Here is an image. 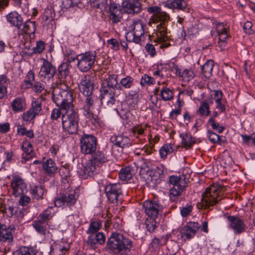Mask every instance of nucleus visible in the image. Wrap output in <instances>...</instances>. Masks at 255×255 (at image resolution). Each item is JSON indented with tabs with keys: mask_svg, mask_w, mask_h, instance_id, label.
<instances>
[{
	"mask_svg": "<svg viewBox=\"0 0 255 255\" xmlns=\"http://www.w3.org/2000/svg\"><path fill=\"white\" fill-rule=\"evenodd\" d=\"M52 99L57 106L65 111L62 115V127L64 131L69 134L76 133L79 118L78 112L74 109L72 93L55 87L52 91Z\"/></svg>",
	"mask_w": 255,
	"mask_h": 255,
	"instance_id": "1",
	"label": "nucleus"
},
{
	"mask_svg": "<svg viewBox=\"0 0 255 255\" xmlns=\"http://www.w3.org/2000/svg\"><path fill=\"white\" fill-rule=\"evenodd\" d=\"M147 11L148 13L152 14L148 24L151 26L152 23L157 24L152 34V36H154L153 34H155L156 37L154 41L161 43L165 42L162 44L160 47H167L169 45L168 43L166 42L168 39L167 26L170 19L169 15L162 11L160 7L156 5L148 7Z\"/></svg>",
	"mask_w": 255,
	"mask_h": 255,
	"instance_id": "2",
	"label": "nucleus"
},
{
	"mask_svg": "<svg viewBox=\"0 0 255 255\" xmlns=\"http://www.w3.org/2000/svg\"><path fill=\"white\" fill-rule=\"evenodd\" d=\"M132 246V242L128 238L121 233H113L107 241L106 248L110 252L118 254L130 251Z\"/></svg>",
	"mask_w": 255,
	"mask_h": 255,
	"instance_id": "3",
	"label": "nucleus"
},
{
	"mask_svg": "<svg viewBox=\"0 0 255 255\" xmlns=\"http://www.w3.org/2000/svg\"><path fill=\"white\" fill-rule=\"evenodd\" d=\"M92 154L91 160L83 166V173L81 175L84 178L97 173L99 168L108 161V157L103 151H95Z\"/></svg>",
	"mask_w": 255,
	"mask_h": 255,
	"instance_id": "4",
	"label": "nucleus"
},
{
	"mask_svg": "<svg viewBox=\"0 0 255 255\" xmlns=\"http://www.w3.org/2000/svg\"><path fill=\"white\" fill-rule=\"evenodd\" d=\"M224 191V187L217 185H213L207 188L202 195L200 203L201 207L207 208L218 204L223 198Z\"/></svg>",
	"mask_w": 255,
	"mask_h": 255,
	"instance_id": "5",
	"label": "nucleus"
},
{
	"mask_svg": "<svg viewBox=\"0 0 255 255\" xmlns=\"http://www.w3.org/2000/svg\"><path fill=\"white\" fill-rule=\"evenodd\" d=\"M168 182L170 185L172 186L170 189V199L175 201L178 197L181 196L187 186L185 178L180 176L172 175L169 177Z\"/></svg>",
	"mask_w": 255,
	"mask_h": 255,
	"instance_id": "6",
	"label": "nucleus"
},
{
	"mask_svg": "<svg viewBox=\"0 0 255 255\" xmlns=\"http://www.w3.org/2000/svg\"><path fill=\"white\" fill-rule=\"evenodd\" d=\"M9 183L12 194L15 197H20L27 191V185L24 180L18 175L13 174Z\"/></svg>",
	"mask_w": 255,
	"mask_h": 255,
	"instance_id": "7",
	"label": "nucleus"
},
{
	"mask_svg": "<svg viewBox=\"0 0 255 255\" xmlns=\"http://www.w3.org/2000/svg\"><path fill=\"white\" fill-rule=\"evenodd\" d=\"M78 61L77 67L82 72H87L93 66L95 61L96 55L91 52H86L76 56Z\"/></svg>",
	"mask_w": 255,
	"mask_h": 255,
	"instance_id": "8",
	"label": "nucleus"
},
{
	"mask_svg": "<svg viewBox=\"0 0 255 255\" xmlns=\"http://www.w3.org/2000/svg\"><path fill=\"white\" fill-rule=\"evenodd\" d=\"M130 28L132 32L133 38L130 42L140 44L144 39V34L149 31L144 28V24L141 20L136 19L132 21Z\"/></svg>",
	"mask_w": 255,
	"mask_h": 255,
	"instance_id": "9",
	"label": "nucleus"
},
{
	"mask_svg": "<svg viewBox=\"0 0 255 255\" xmlns=\"http://www.w3.org/2000/svg\"><path fill=\"white\" fill-rule=\"evenodd\" d=\"M105 192L109 200L112 203H122L123 195L120 184H109L106 186Z\"/></svg>",
	"mask_w": 255,
	"mask_h": 255,
	"instance_id": "10",
	"label": "nucleus"
},
{
	"mask_svg": "<svg viewBox=\"0 0 255 255\" xmlns=\"http://www.w3.org/2000/svg\"><path fill=\"white\" fill-rule=\"evenodd\" d=\"M77 198L75 190L67 189L55 200L54 204L58 207L64 205L70 207L76 203Z\"/></svg>",
	"mask_w": 255,
	"mask_h": 255,
	"instance_id": "11",
	"label": "nucleus"
},
{
	"mask_svg": "<svg viewBox=\"0 0 255 255\" xmlns=\"http://www.w3.org/2000/svg\"><path fill=\"white\" fill-rule=\"evenodd\" d=\"M81 151L85 154H92L97 147V139L92 134H84L80 140Z\"/></svg>",
	"mask_w": 255,
	"mask_h": 255,
	"instance_id": "12",
	"label": "nucleus"
},
{
	"mask_svg": "<svg viewBox=\"0 0 255 255\" xmlns=\"http://www.w3.org/2000/svg\"><path fill=\"white\" fill-rule=\"evenodd\" d=\"M227 218L229 227L233 231L234 234L239 235L245 231L246 225L240 218L235 216H228Z\"/></svg>",
	"mask_w": 255,
	"mask_h": 255,
	"instance_id": "13",
	"label": "nucleus"
},
{
	"mask_svg": "<svg viewBox=\"0 0 255 255\" xmlns=\"http://www.w3.org/2000/svg\"><path fill=\"white\" fill-rule=\"evenodd\" d=\"M142 208L145 214L150 218L155 219L162 209L161 206L156 201L146 200L143 203Z\"/></svg>",
	"mask_w": 255,
	"mask_h": 255,
	"instance_id": "14",
	"label": "nucleus"
},
{
	"mask_svg": "<svg viewBox=\"0 0 255 255\" xmlns=\"http://www.w3.org/2000/svg\"><path fill=\"white\" fill-rule=\"evenodd\" d=\"M92 78L89 75H83L81 76L78 87L80 91L85 96H90L94 89V83L91 80Z\"/></svg>",
	"mask_w": 255,
	"mask_h": 255,
	"instance_id": "15",
	"label": "nucleus"
},
{
	"mask_svg": "<svg viewBox=\"0 0 255 255\" xmlns=\"http://www.w3.org/2000/svg\"><path fill=\"white\" fill-rule=\"evenodd\" d=\"M199 225L196 222H189L180 231L181 238L186 241L193 238L199 229Z\"/></svg>",
	"mask_w": 255,
	"mask_h": 255,
	"instance_id": "16",
	"label": "nucleus"
},
{
	"mask_svg": "<svg viewBox=\"0 0 255 255\" xmlns=\"http://www.w3.org/2000/svg\"><path fill=\"white\" fill-rule=\"evenodd\" d=\"M43 63L39 72L38 75L43 78H51L54 77L56 68L48 60L42 59Z\"/></svg>",
	"mask_w": 255,
	"mask_h": 255,
	"instance_id": "17",
	"label": "nucleus"
},
{
	"mask_svg": "<svg viewBox=\"0 0 255 255\" xmlns=\"http://www.w3.org/2000/svg\"><path fill=\"white\" fill-rule=\"evenodd\" d=\"M86 96L85 104L83 107L84 115L89 120L96 121V116L93 113L94 97L92 94Z\"/></svg>",
	"mask_w": 255,
	"mask_h": 255,
	"instance_id": "18",
	"label": "nucleus"
},
{
	"mask_svg": "<svg viewBox=\"0 0 255 255\" xmlns=\"http://www.w3.org/2000/svg\"><path fill=\"white\" fill-rule=\"evenodd\" d=\"M15 229L13 225L7 227L5 225H0V241L2 242H11L13 238L12 233L14 232Z\"/></svg>",
	"mask_w": 255,
	"mask_h": 255,
	"instance_id": "19",
	"label": "nucleus"
},
{
	"mask_svg": "<svg viewBox=\"0 0 255 255\" xmlns=\"http://www.w3.org/2000/svg\"><path fill=\"white\" fill-rule=\"evenodd\" d=\"M124 10L128 14L139 12L141 9V4L138 0H128L123 3Z\"/></svg>",
	"mask_w": 255,
	"mask_h": 255,
	"instance_id": "20",
	"label": "nucleus"
},
{
	"mask_svg": "<svg viewBox=\"0 0 255 255\" xmlns=\"http://www.w3.org/2000/svg\"><path fill=\"white\" fill-rule=\"evenodd\" d=\"M110 19L113 23H117L121 21L123 13L120 6L116 3L111 4L109 7Z\"/></svg>",
	"mask_w": 255,
	"mask_h": 255,
	"instance_id": "21",
	"label": "nucleus"
},
{
	"mask_svg": "<svg viewBox=\"0 0 255 255\" xmlns=\"http://www.w3.org/2000/svg\"><path fill=\"white\" fill-rule=\"evenodd\" d=\"M101 101L104 106L112 107L115 103L116 99L111 94L112 91L108 90H100Z\"/></svg>",
	"mask_w": 255,
	"mask_h": 255,
	"instance_id": "22",
	"label": "nucleus"
},
{
	"mask_svg": "<svg viewBox=\"0 0 255 255\" xmlns=\"http://www.w3.org/2000/svg\"><path fill=\"white\" fill-rule=\"evenodd\" d=\"M21 148L24 152V154H22L21 162L25 163L26 161L31 159L33 157V147L32 144L29 141L25 140L22 142Z\"/></svg>",
	"mask_w": 255,
	"mask_h": 255,
	"instance_id": "23",
	"label": "nucleus"
},
{
	"mask_svg": "<svg viewBox=\"0 0 255 255\" xmlns=\"http://www.w3.org/2000/svg\"><path fill=\"white\" fill-rule=\"evenodd\" d=\"M110 140L115 145L122 148L129 147L131 144L129 138L123 135L112 136Z\"/></svg>",
	"mask_w": 255,
	"mask_h": 255,
	"instance_id": "24",
	"label": "nucleus"
},
{
	"mask_svg": "<svg viewBox=\"0 0 255 255\" xmlns=\"http://www.w3.org/2000/svg\"><path fill=\"white\" fill-rule=\"evenodd\" d=\"M118 85L117 76L111 75L108 78L104 79L102 83L100 90L110 91Z\"/></svg>",
	"mask_w": 255,
	"mask_h": 255,
	"instance_id": "25",
	"label": "nucleus"
},
{
	"mask_svg": "<svg viewBox=\"0 0 255 255\" xmlns=\"http://www.w3.org/2000/svg\"><path fill=\"white\" fill-rule=\"evenodd\" d=\"M32 226L36 232L42 236H46L49 233L47 222L37 219L33 222Z\"/></svg>",
	"mask_w": 255,
	"mask_h": 255,
	"instance_id": "26",
	"label": "nucleus"
},
{
	"mask_svg": "<svg viewBox=\"0 0 255 255\" xmlns=\"http://www.w3.org/2000/svg\"><path fill=\"white\" fill-rule=\"evenodd\" d=\"M214 26L216 29V31L219 36V40H226L229 37L227 31V26L226 24H224L223 23H220L215 21L213 23Z\"/></svg>",
	"mask_w": 255,
	"mask_h": 255,
	"instance_id": "27",
	"label": "nucleus"
},
{
	"mask_svg": "<svg viewBox=\"0 0 255 255\" xmlns=\"http://www.w3.org/2000/svg\"><path fill=\"white\" fill-rule=\"evenodd\" d=\"M36 29L35 23L34 21L27 20L24 25L22 24V26L19 29V34L25 33L27 34H34Z\"/></svg>",
	"mask_w": 255,
	"mask_h": 255,
	"instance_id": "28",
	"label": "nucleus"
},
{
	"mask_svg": "<svg viewBox=\"0 0 255 255\" xmlns=\"http://www.w3.org/2000/svg\"><path fill=\"white\" fill-rule=\"evenodd\" d=\"M134 174V168L130 166H127L120 170L119 176L122 180L127 181L131 179Z\"/></svg>",
	"mask_w": 255,
	"mask_h": 255,
	"instance_id": "29",
	"label": "nucleus"
},
{
	"mask_svg": "<svg viewBox=\"0 0 255 255\" xmlns=\"http://www.w3.org/2000/svg\"><path fill=\"white\" fill-rule=\"evenodd\" d=\"M7 20L13 25L17 27L18 29L22 26V17L16 12L9 13L7 15Z\"/></svg>",
	"mask_w": 255,
	"mask_h": 255,
	"instance_id": "30",
	"label": "nucleus"
},
{
	"mask_svg": "<svg viewBox=\"0 0 255 255\" xmlns=\"http://www.w3.org/2000/svg\"><path fill=\"white\" fill-rule=\"evenodd\" d=\"M43 168L45 172L49 175L54 174L57 170L56 163L51 159H47L43 162Z\"/></svg>",
	"mask_w": 255,
	"mask_h": 255,
	"instance_id": "31",
	"label": "nucleus"
},
{
	"mask_svg": "<svg viewBox=\"0 0 255 255\" xmlns=\"http://www.w3.org/2000/svg\"><path fill=\"white\" fill-rule=\"evenodd\" d=\"M11 106L14 112H20L25 109V102L22 98L17 97L11 102Z\"/></svg>",
	"mask_w": 255,
	"mask_h": 255,
	"instance_id": "32",
	"label": "nucleus"
},
{
	"mask_svg": "<svg viewBox=\"0 0 255 255\" xmlns=\"http://www.w3.org/2000/svg\"><path fill=\"white\" fill-rule=\"evenodd\" d=\"M30 192L33 198L35 199L39 200L43 198L44 191L43 187L40 185L31 186Z\"/></svg>",
	"mask_w": 255,
	"mask_h": 255,
	"instance_id": "33",
	"label": "nucleus"
},
{
	"mask_svg": "<svg viewBox=\"0 0 255 255\" xmlns=\"http://www.w3.org/2000/svg\"><path fill=\"white\" fill-rule=\"evenodd\" d=\"M187 6L186 1L184 0H173L172 1H167L166 6L169 8L182 10Z\"/></svg>",
	"mask_w": 255,
	"mask_h": 255,
	"instance_id": "34",
	"label": "nucleus"
},
{
	"mask_svg": "<svg viewBox=\"0 0 255 255\" xmlns=\"http://www.w3.org/2000/svg\"><path fill=\"white\" fill-rule=\"evenodd\" d=\"M214 63L213 60H208L202 67L201 69L205 77L209 78L212 73Z\"/></svg>",
	"mask_w": 255,
	"mask_h": 255,
	"instance_id": "35",
	"label": "nucleus"
},
{
	"mask_svg": "<svg viewBox=\"0 0 255 255\" xmlns=\"http://www.w3.org/2000/svg\"><path fill=\"white\" fill-rule=\"evenodd\" d=\"M13 255H36V252L32 248L22 246L16 250Z\"/></svg>",
	"mask_w": 255,
	"mask_h": 255,
	"instance_id": "36",
	"label": "nucleus"
},
{
	"mask_svg": "<svg viewBox=\"0 0 255 255\" xmlns=\"http://www.w3.org/2000/svg\"><path fill=\"white\" fill-rule=\"evenodd\" d=\"M182 137V144L186 148H189L194 143L195 140L192 136L188 133H182L180 134Z\"/></svg>",
	"mask_w": 255,
	"mask_h": 255,
	"instance_id": "37",
	"label": "nucleus"
},
{
	"mask_svg": "<svg viewBox=\"0 0 255 255\" xmlns=\"http://www.w3.org/2000/svg\"><path fill=\"white\" fill-rule=\"evenodd\" d=\"M52 210V207H48L44 211L39 214L37 219L44 222H47V221L49 220L53 216Z\"/></svg>",
	"mask_w": 255,
	"mask_h": 255,
	"instance_id": "38",
	"label": "nucleus"
},
{
	"mask_svg": "<svg viewBox=\"0 0 255 255\" xmlns=\"http://www.w3.org/2000/svg\"><path fill=\"white\" fill-rule=\"evenodd\" d=\"M197 112L201 116H208L210 114L209 104L207 101H204L200 104Z\"/></svg>",
	"mask_w": 255,
	"mask_h": 255,
	"instance_id": "39",
	"label": "nucleus"
},
{
	"mask_svg": "<svg viewBox=\"0 0 255 255\" xmlns=\"http://www.w3.org/2000/svg\"><path fill=\"white\" fill-rule=\"evenodd\" d=\"M58 73L61 79H65L69 73V65L66 63H63L58 68Z\"/></svg>",
	"mask_w": 255,
	"mask_h": 255,
	"instance_id": "40",
	"label": "nucleus"
},
{
	"mask_svg": "<svg viewBox=\"0 0 255 255\" xmlns=\"http://www.w3.org/2000/svg\"><path fill=\"white\" fill-rule=\"evenodd\" d=\"M160 95L164 101H169L173 99L172 91L168 88L164 87L160 91Z\"/></svg>",
	"mask_w": 255,
	"mask_h": 255,
	"instance_id": "41",
	"label": "nucleus"
},
{
	"mask_svg": "<svg viewBox=\"0 0 255 255\" xmlns=\"http://www.w3.org/2000/svg\"><path fill=\"white\" fill-rule=\"evenodd\" d=\"M179 75L184 81H186L191 80L195 76V74L191 69H184L182 72L179 73Z\"/></svg>",
	"mask_w": 255,
	"mask_h": 255,
	"instance_id": "42",
	"label": "nucleus"
},
{
	"mask_svg": "<svg viewBox=\"0 0 255 255\" xmlns=\"http://www.w3.org/2000/svg\"><path fill=\"white\" fill-rule=\"evenodd\" d=\"M133 79L131 77L127 76L125 78L121 80L120 84L125 88L129 89L133 85Z\"/></svg>",
	"mask_w": 255,
	"mask_h": 255,
	"instance_id": "43",
	"label": "nucleus"
},
{
	"mask_svg": "<svg viewBox=\"0 0 255 255\" xmlns=\"http://www.w3.org/2000/svg\"><path fill=\"white\" fill-rule=\"evenodd\" d=\"M173 149L171 144H166L164 145L159 150L160 156L162 158L166 157L168 154L172 153Z\"/></svg>",
	"mask_w": 255,
	"mask_h": 255,
	"instance_id": "44",
	"label": "nucleus"
},
{
	"mask_svg": "<svg viewBox=\"0 0 255 255\" xmlns=\"http://www.w3.org/2000/svg\"><path fill=\"white\" fill-rule=\"evenodd\" d=\"M92 1L93 6L101 10L105 9L108 5L107 0H91Z\"/></svg>",
	"mask_w": 255,
	"mask_h": 255,
	"instance_id": "45",
	"label": "nucleus"
},
{
	"mask_svg": "<svg viewBox=\"0 0 255 255\" xmlns=\"http://www.w3.org/2000/svg\"><path fill=\"white\" fill-rule=\"evenodd\" d=\"M101 227V224L99 221H95L91 223L89 228L87 231V234H95Z\"/></svg>",
	"mask_w": 255,
	"mask_h": 255,
	"instance_id": "46",
	"label": "nucleus"
},
{
	"mask_svg": "<svg viewBox=\"0 0 255 255\" xmlns=\"http://www.w3.org/2000/svg\"><path fill=\"white\" fill-rule=\"evenodd\" d=\"M155 83V79L146 74L143 75L141 79L140 84L143 86L145 85H150Z\"/></svg>",
	"mask_w": 255,
	"mask_h": 255,
	"instance_id": "47",
	"label": "nucleus"
},
{
	"mask_svg": "<svg viewBox=\"0 0 255 255\" xmlns=\"http://www.w3.org/2000/svg\"><path fill=\"white\" fill-rule=\"evenodd\" d=\"M30 110L36 116L41 111V103L39 100L32 101Z\"/></svg>",
	"mask_w": 255,
	"mask_h": 255,
	"instance_id": "48",
	"label": "nucleus"
},
{
	"mask_svg": "<svg viewBox=\"0 0 255 255\" xmlns=\"http://www.w3.org/2000/svg\"><path fill=\"white\" fill-rule=\"evenodd\" d=\"M110 91H112L111 93L114 96L115 99L116 98H122L124 95V91L123 89L119 85L112 90H110Z\"/></svg>",
	"mask_w": 255,
	"mask_h": 255,
	"instance_id": "49",
	"label": "nucleus"
},
{
	"mask_svg": "<svg viewBox=\"0 0 255 255\" xmlns=\"http://www.w3.org/2000/svg\"><path fill=\"white\" fill-rule=\"evenodd\" d=\"M154 173L156 176L162 177L166 174V169L162 164L159 165L154 169Z\"/></svg>",
	"mask_w": 255,
	"mask_h": 255,
	"instance_id": "50",
	"label": "nucleus"
},
{
	"mask_svg": "<svg viewBox=\"0 0 255 255\" xmlns=\"http://www.w3.org/2000/svg\"><path fill=\"white\" fill-rule=\"evenodd\" d=\"M34 80V74L32 71H29L26 76L24 82L27 87L31 86Z\"/></svg>",
	"mask_w": 255,
	"mask_h": 255,
	"instance_id": "51",
	"label": "nucleus"
},
{
	"mask_svg": "<svg viewBox=\"0 0 255 255\" xmlns=\"http://www.w3.org/2000/svg\"><path fill=\"white\" fill-rule=\"evenodd\" d=\"M208 123L211 125L213 129L217 130L219 133H222L224 129V127L220 126L219 124L216 123L213 118L209 119Z\"/></svg>",
	"mask_w": 255,
	"mask_h": 255,
	"instance_id": "52",
	"label": "nucleus"
},
{
	"mask_svg": "<svg viewBox=\"0 0 255 255\" xmlns=\"http://www.w3.org/2000/svg\"><path fill=\"white\" fill-rule=\"evenodd\" d=\"M36 115L29 109L24 112L22 115V119L24 121L31 122L34 120Z\"/></svg>",
	"mask_w": 255,
	"mask_h": 255,
	"instance_id": "53",
	"label": "nucleus"
},
{
	"mask_svg": "<svg viewBox=\"0 0 255 255\" xmlns=\"http://www.w3.org/2000/svg\"><path fill=\"white\" fill-rule=\"evenodd\" d=\"M144 131V128L141 126L135 127L132 129V132L134 136L138 137L139 135H142Z\"/></svg>",
	"mask_w": 255,
	"mask_h": 255,
	"instance_id": "54",
	"label": "nucleus"
},
{
	"mask_svg": "<svg viewBox=\"0 0 255 255\" xmlns=\"http://www.w3.org/2000/svg\"><path fill=\"white\" fill-rule=\"evenodd\" d=\"M59 109H54L51 114V119L52 120H57L58 119H59L60 117V116L61 115V111H63V110L61 109V108L59 107Z\"/></svg>",
	"mask_w": 255,
	"mask_h": 255,
	"instance_id": "55",
	"label": "nucleus"
},
{
	"mask_svg": "<svg viewBox=\"0 0 255 255\" xmlns=\"http://www.w3.org/2000/svg\"><path fill=\"white\" fill-rule=\"evenodd\" d=\"M45 49V43L42 41H37L36 46L34 48L35 53H40Z\"/></svg>",
	"mask_w": 255,
	"mask_h": 255,
	"instance_id": "56",
	"label": "nucleus"
},
{
	"mask_svg": "<svg viewBox=\"0 0 255 255\" xmlns=\"http://www.w3.org/2000/svg\"><path fill=\"white\" fill-rule=\"evenodd\" d=\"M146 226L147 230L150 232H153L156 228V223L154 219L151 221L147 220L146 222Z\"/></svg>",
	"mask_w": 255,
	"mask_h": 255,
	"instance_id": "57",
	"label": "nucleus"
},
{
	"mask_svg": "<svg viewBox=\"0 0 255 255\" xmlns=\"http://www.w3.org/2000/svg\"><path fill=\"white\" fill-rule=\"evenodd\" d=\"M208 138L209 140L213 143L217 142L220 139V136L215 132L211 131L210 130H208Z\"/></svg>",
	"mask_w": 255,
	"mask_h": 255,
	"instance_id": "58",
	"label": "nucleus"
},
{
	"mask_svg": "<svg viewBox=\"0 0 255 255\" xmlns=\"http://www.w3.org/2000/svg\"><path fill=\"white\" fill-rule=\"evenodd\" d=\"M96 237V234H92L89 237L87 240V244L92 248H94L95 245L98 244Z\"/></svg>",
	"mask_w": 255,
	"mask_h": 255,
	"instance_id": "59",
	"label": "nucleus"
},
{
	"mask_svg": "<svg viewBox=\"0 0 255 255\" xmlns=\"http://www.w3.org/2000/svg\"><path fill=\"white\" fill-rule=\"evenodd\" d=\"M164 71H166L165 68L162 67H161L160 68L158 67L157 70L154 72L153 75L154 77L158 76L161 79H163L165 76Z\"/></svg>",
	"mask_w": 255,
	"mask_h": 255,
	"instance_id": "60",
	"label": "nucleus"
},
{
	"mask_svg": "<svg viewBox=\"0 0 255 255\" xmlns=\"http://www.w3.org/2000/svg\"><path fill=\"white\" fill-rule=\"evenodd\" d=\"M252 23L251 21H246L243 26L245 32L248 34H252L254 31L252 29Z\"/></svg>",
	"mask_w": 255,
	"mask_h": 255,
	"instance_id": "61",
	"label": "nucleus"
},
{
	"mask_svg": "<svg viewBox=\"0 0 255 255\" xmlns=\"http://www.w3.org/2000/svg\"><path fill=\"white\" fill-rule=\"evenodd\" d=\"M19 203L22 206H27L30 202V198L27 196L22 195L20 196Z\"/></svg>",
	"mask_w": 255,
	"mask_h": 255,
	"instance_id": "62",
	"label": "nucleus"
},
{
	"mask_svg": "<svg viewBox=\"0 0 255 255\" xmlns=\"http://www.w3.org/2000/svg\"><path fill=\"white\" fill-rule=\"evenodd\" d=\"M145 48L146 52L151 57H153L155 55L156 52L154 47L153 45L150 44H147Z\"/></svg>",
	"mask_w": 255,
	"mask_h": 255,
	"instance_id": "63",
	"label": "nucleus"
},
{
	"mask_svg": "<svg viewBox=\"0 0 255 255\" xmlns=\"http://www.w3.org/2000/svg\"><path fill=\"white\" fill-rule=\"evenodd\" d=\"M193 207L191 205H188L186 207H183L181 210V214L183 217H186L192 211Z\"/></svg>",
	"mask_w": 255,
	"mask_h": 255,
	"instance_id": "64",
	"label": "nucleus"
}]
</instances>
